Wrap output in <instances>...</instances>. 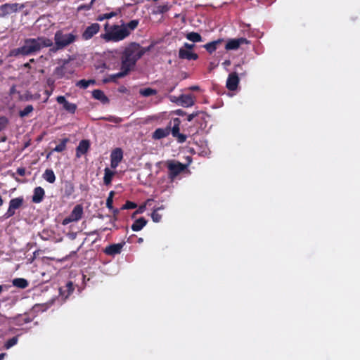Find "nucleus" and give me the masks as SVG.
Listing matches in <instances>:
<instances>
[{"label":"nucleus","mask_w":360,"mask_h":360,"mask_svg":"<svg viewBox=\"0 0 360 360\" xmlns=\"http://www.w3.org/2000/svg\"><path fill=\"white\" fill-rule=\"evenodd\" d=\"M52 46V40L44 36L37 38H27L24 40L22 46L11 50L9 56L12 57L32 56L38 53L43 49Z\"/></svg>","instance_id":"obj_1"},{"label":"nucleus","mask_w":360,"mask_h":360,"mask_svg":"<svg viewBox=\"0 0 360 360\" xmlns=\"http://www.w3.org/2000/svg\"><path fill=\"white\" fill-rule=\"evenodd\" d=\"M146 49L139 44L131 43L123 51L121 56V69L127 70L130 72L136 63L146 53Z\"/></svg>","instance_id":"obj_2"},{"label":"nucleus","mask_w":360,"mask_h":360,"mask_svg":"<svg viewBox=\"0 0 360 360\" xmlns=\"http://www.w3.org/2000/svg\"><path fill=\"white\" fill-rule=\"evenodd\" d=\"M181 123V122L178 117L170 120L166 127L156 129L153 133L152 138L155 140H160L172 134L178 143H184L186 141L187 136L179 132Z\"/></svg>","instance_id":"obj_3"},{"label":"nucleus","mask_w":360,"mask_h":360,"mask_svg":"<svg viewBox=\"0 0 360 360\" xmlns=\"http://www.w3.org/2000/svg\"><path fill=\"white\" fill-rule=\"evenodd\" d=\"M77 36L74 33H65L60 30L56 31L54 34L55 46L50 50L51 51H57L61 50L74 43L77 40Z\"/></svg>","instance_id":"obj_4"},{"label":"nucleus","mask_w":360,"mask_h":360,"mask_svg":"<svg viewBox=\"0 0 360 360\" xmlns=\"http://www.w3.org/2000/svg\"><path fill=\"white\" fill-rule=\"evenodd\" d=\"M130 34V31L127 27L115 25L111 30L101 35L106 41H120L124 39Z\"/></svg>","instance_id":"obj_5"},{"label":"nucleus","mask_w":360,"mask_h":360,"mask_svg":"<svg viewBox=\"0 0 360 360\" xmlns=\"http://www.w3.org/2000/svg\"><path fill=\"white\" fill-rule=\"evenodd\" d=\"M169 169V178L173 181L179 174L185 170L186 165L175 160L168 161L167 163Z\"/></svg>","instance_id":"obj_6"},{"label":"nucleus","mask_w":360,"mask_h":360,"mask_svg":"<svg viewBox=\"0 0 360 360\" xmlns=\"http://www.w3.org/2000/svg\"><path fill=\"white\" fill-rule=\"evenodd\" d=\"M25 8L23 4L18 3H6L0 6L4 17H6L13 13H17L19 11L22 10Z\"/></svg>","instance_id":"obj_7"},{"label":"nucleus","mask_w":360,"mask_h":360,"mask_svg":"<svg viewBox=\"0 0 360 360\" xmlns=\"http://www.w3.org/2000/svg\"><path fill=\"white\" fill-rule=\"evenodd\" d=\"M125 245L124 242L120 243H114L111 244L103 249V252L108 256L114 257L116 255L120 254L124 245Z\"/></svg>","instance_id":"obj_8"},{"label":"nucleus","mask_w":360,"mask_h":360,"mask_svg":"<svg viewBox=\"0 0 360 360\" xmlns=\"http://www.w3.org/2000/svg\"><path fill=\"white\" fill-rule=\"evenodd\" d=\"M123 158V152L120 148L114 149L110 154V167L116 169Z\"/></svg>","instance_id":"obj_9"},{"label":"nucleus","mask_w":360,"mask_h":360,"mask_svg":"<svg viewBox=\"0 0 360 360\" xmlns=\"http://www.w3.org/2000/svg\"><path fill=\"white\" fill-rule=\"evenodd\" d=\"M249 43L250 41L244 37L231 39L226 42L225 49L226 50H236L240 47V45L248 44Z\"/></svg>","instance_id":"obj_10"},{"label":"nucleus","mask_w":360,"mask_h":360,"mask_svg":"<svg viewBox=\"0 0 360 360\" xmlns=\"http://www.w3.org/2000/svg\"><path fill=\"white\" fill-rule=\"evenodd\" d=\"M100 25L97 22L92 23L88 26L84 32L82 33V38L84 40H89L91 39L95 34H96L100 30Z\"/></svg>","instance_id":"obj_11"},{"label":"nucleus","mask_w":360,"mask_h":360,"mask_svg":"<svg viewBox=\"0 0 360 360\" xmlns=\"http://www.w3.org/2000/svg\"><path fill=\"white\" fill-rule=\"evenodd\" d=\"M56 101L59 104H62L63 106V109L71 114H74L77 110V105L75 103L68 102L66 100V98H65V96H57Z\"/></svg>","instance_id":"obj_12"},{"label":"nucleus","mask_w":360,"mask_h":360,"mask_svg":"<svg viewBox=\"0 0 360 360\" xmlns=\"http://www.w3.org/2000/svg\"><path fill=\"white\" fill-rule=\"evenodd\" d=\"M239 81L238 74L236 72H231L229 75L226 86L230 91H235L238 88Z\"/></svg>","instance_id":"obj_13"},{"label":"nucleus","mask_w":360,"mask_h":360,"mask_svg":"<svg viewBox=\"0 0 360 360\" xmlns=\"http://www.w3.org/2000/svg\"><path fill=\"white\" fill-rule=\"evenodd\" d=\"M90 148V142L89 140H82L78 146L76 148V156L80 158L82 155L86 154Z\"/></svg>","instance_id":"obj_14"},{"label":"nucleus","mask_w":360,"mask_h":360,"mask_svg":"<svg viewBox=\"0 0 360 360\" xmlns=\"http://www.w3.org/2000/svg\"><path fill=\"white\" fill-rule=\"evenodd\" d=\"M75 288L72 281H68L66 285L59 288L60 295L63 300H66L74 291Z\"/></svg>","instance_id":"obj_15"},{"label":"nucleus","mask_w":360,"mask_h":360,"mask_svg":"<svg viewBox=\"0 0 360 360\" xmlns=\"http://www.w3.org/2000/svg\"><path fill=\"white\" fill-rule=\"evenodd\" d=\"M179 58L182 60H195L198 58V55L184 48H180L179 50Z\"/></svg>","instance_id":"obj_16"},{"label":"nucleus","mask_w":360,"mask_h":360,"mask_svg":"<svg viewBox=\"0 0 360 360\" xmlns=\"http://www.w3.org/2000/svg\"><path fill=\"white\" fill-rule=\"evenodd\" d=\"M129 72H128V70L126 69H121V71L116 73L112 74L108 76V77L103 79V82L104 84H107L109 82H116L117 79L122 78L127 75Z\"/></svg>","instance_id":"obj_17"},{"label":"nucleus","mask_w":360,"mask_h":360,"mask_svg":"<svg viewBox=\"0 0 360 360\" xmlns=\"http://www.w3.org/2000/svg\"><path fill=\"white\" fill-rule=\"evenodd\" d=\"M180 104L186 108L191 107L194 105V97L191 94H182L179 97Z\"/></svg>","instance_id":"obj_18"},{"label":"nucleus","mask_w":360,"mask_h":360,"mask_svg":"<svg viewBox=\"0 0 360 360\" xmlns=\"http://www.w3.org/2000/svg\"><path fill=\"white\" fill-rule=\"evenodd\" d=\"M45 195V191L41 186L36 187L34 189L32 201L34 203H40L44 200Z\"/></svg>","instance_id":"obj_19"},{"label":"nucleus","mask_w":360,"mask_h":360,"mask_svg":"<svg viewBox=\"0 0 360 360\" xmlns=\"http://www.w3.org/2000/svg\"><path fill=\"white\" fill-rule=\"evenodd\" d=\"M83 213V206L81 204H79L75 206L72 211L70 214V216L72 218V220H74V221H77L82 219Z\"/></svg>","instance_id":"obj_20"},{"label":"nucleus","mask_w":360,"mask_h":360,"mask_svg":"<svg viewBox=\"0 0 360 360\" xmlns=\"http://www.w3.org/2000/svg\"><path fill=\"white\" fill-rule=\"evenodd\" d=\"M14 320L17 325L22 326L23 324L32 321L33 318L30 317L27 314H24L18 315L14 318Z\"/></svg>","instance_id":"obj_21"},{"label":"nucleus","mask_w":360,"mask_h":360,"mask_svg":"<svg viewBox=\"0 0 360 360\" xmlns=\"http://www.w3.org/2000/svg\"><path fill=\"white\" fill-rule=\"evenodd\" d=\"M223 41H224V39H219L217 40L207 43L206 44L203 45V47L206 49V51L209 53H212L213 52H214L217 50V46L220 44H221Z\"/></svg>","instance_id":"obj_22"},{"label":"nucleus","mask_w":360,"mask_h":360,"mask_svg":"<svg viewBox=\"0 0 360 360\" xmlns=\"http://www.w3.org/2000/svg\"><path fill=\"white\" fill-rule=\"evenodd\" d=\"M147 222L148 221L144 217H140L135 220L131 228L134 231H139L147 224Z\"/></svg>","instance_id":"obj_23"},{"label":"nucleus","mask_w":360,"mask_h":360,"mask_svg":"<svg viewBox=\"0 0 360 360\" xmlns=\"http://www.w3.org/2000/svg\"><path fill=\"white\" fill-rule=\"evenodd\" d=\"M68 142H69V139L68 138H65V139H63L60 143L58 144L48 155H47V158H49V156L51 155V153L53 152H58V153H60V152H63L64 151L65 149H66V145L68 143Z\"/></svg>","instance_id":"obj_24"},{"label":"nucleus","mask_w":360,"mask_h":360,"mask_svg":"<svg viewBox=\"0 0 360 360\" xmlns=\"http://www.w3.org/2000/svg\"><path fill=\"white\" fill-rule=\"evenodd\" d=\"M92 96L100 101H101L103 103H108L109 99L105 95L103 91L100 89H95L92 91Z\"/></svg>","instance_id":"obj_25"},{"label":"nucleus","mask_w":360,"mask_h":360,"mask_svg":"<svg viewBox=\"0 0 360 360\" xmlns=\"http://www.w3.org/2000/svg\"><path fill=\"white\" fill-rule=\"evenodd\" d=\"M42 177L50 184H53L56 181V175L51 169H46L44 172Z\"/></svg>","instance_id":"obj_26"},{"label":"nucleus","mask_w":360,"mask_h":360,"mask_svg":"<svg viewBox=\"0 0 360 360\" xmlns=\"http://www.w3.org/2000/svg\"><path fill=\"white\" fill-rule=\"evenodd\" d=\"M206 117H210V116L205 112H204V111H195V112H193V113L188 115L187 116L186 120H187V121L191 122L194 118L198 117V118H200L201 120H205Z\"/></svg>","instance_id":"obj_27"},{"label":"nucleus","mask_w":360,"mask_h":360,"mask_svg":"<svg viewBox=\"0 0 360 360\" xmlns=\"http://www.w3.org/2000/svg\"><path fill=\"white\" fill-rule=\"evenodd\" d=\"M115 175V172L110 170L108 167L105 168L104 169V176H103V183L105 185H110L112 182V179L113 176Z\"/></svg>","instance_id":"obj_28"},{"label":"nucleus","mask_w":360,"mask_h":360,"mask_svg":"<svg viewBox=\"0 0 360 360\" xmlns=\"http://www.w3.org/2000/svg\"><path fill=\"white\" fill-rule=\"evenodd\" d=\"M186 38L193 43L202 41V36L199 33L195 32L187 33L186 34Z\"/></svg>","instance_id":"obj_29"},{"label":"nucleus","mask_w":360,"mask_h":360,"mask_svg":"<svg viewBox=\"0 0 360 360\" xmlns=\"http://www.w3.org/2000/svg\"><path fill=\"white\" fill-rule=\"evenodd\" d=\"M13 285L17 288L25 289L29 285V283L25 278H17L13 280Z\"/></svg>","instance_id":"obj_30"},{"label":"nucleus","mask_w":360,"mask_h":360,"mask_svg":"<svg viewBox=\"0 0 360 360\" xmlns=\"http://www.w3.org/2000/svg\"><path fill=\"white\" fill-rule=\"evenodd\" d=\"M96 80L95 79H81L77 82L76 86L79 87L83 89H87L91 84H95Z\"/></svg>","instance_id":"obj_31"},{"label":"nucleus","mask_w":360,"mask_h":360,"mask_svg":"<svg viewBox=\"0 0 360 360\" xmlns=\"http://www.w3.org/2000/svg\"><path fill=\"white\" fill-rule=\"evenodd\" d=\"M23 198L22 197H18L15 198H13L10 200L9 205L13 209L17 210L20 208L23 204Z\"/></svg>","instance_id":"obj_32"},{"label":"nucleus","mask_w":360,"mask_h":360,"mask_svg":"<svg viewBox=\"0 0 360 360\" xmlns=\"http://www.w3.org/2000/svg\"><path fill=\"white\" fill-rule=\"evenodd\" d=\"M164 207L162 205L160 207H158L154 208L152 214H151V218L154 222H160L162 219V215L158 213V211L160 210H163Z\"/></svg>","instance_id":"obj_33"},{"label":"nucleus","mask_w":360,"mask_h":360,"mask_svg":"<svg viewBox=\"0 0 360 360\" xmlns=\"http://www.w3.org/2000/svg\"><path fill=\"white\" fill-rule=\"evenodd\" d=\"M139 94L144 96V97H148L150 96H155L158 94L157 90L151 88H145L140 89Z\"/></svg>","instance_id":"obj_34"},{"label":"nucleus","mask_w":360,"mask_h":360,"mask_svg":"<svg viewBox=\"0 0 360 360\" xmlns=\"http://www.w3.org/2000/svg\"><path fill=\"white\" fill-rule=\"evenodd\" d=\"M18 337L14 336L5 342L4 347L6 349H8L11 348L12 347H13L14 345H15L18 343Z\"/></svg>","instance_id":"obj_35"},{"label":"nucleus","mask_w":360,"mask_h":360,"mask_svg":"<svg viewBox=\"0 0 360 360\" xmlns=\"http://www.w3.org/2000/svg\"><path fill=\"white\" fill-rule=\"evenodd\" d=\"M117 14H118V12L112 11L110 13L99 15L97 17L96 20H98V21H103L104 20L110 19V18H113L115 16H117Z\"/></svg>","instance_id":"obj_36"},{"label":"nucleus","mask_w":360,"mask_h":360,"mask_svg":"<svg viewBox=\"0 0 360 360\" xmlns=\"http://www.w3.org/2000/svg\"><path fill=\"white\" fill-rule=\"evenodd\" d=\"M34 108L32 105H27L25 107V108L19 112V116L20 117H24L27 116L30 112L33 111Z\"/></svg>","instance_id":"obj_37"},{"label":"nucleus","mask_w":360,"mask_h":360,"mask_svg":"<svg viewBox=\"0 0 360 360\" xmlns=\"http://www.w3.org/2000/svg\"><path fill=\"white\" fill-rule=\"evenodd\" d=\"M115 195V192L113 191H110L109 193V195L106 200V207L109 209V210H112L113 209V196Z\"/></svg>","instance_id":"obj_38"},{"label":"nucleus","mask_w":360,"mask_h":360,"mask_svg":"<svg viewBox=\"0 0 360 360\" xmlns=\"http://www.w3.org/2000/svg\"><path fill=\"white\" fill-rule=\"evenodd\" d=\"M138 20H132L129 21L126 25H123V27H127V30H134L139 25Z\"/></svg>","instance_id":"obj_39"},{"label":"nucleus","mask_w":360,"mask_h":360,"mask_svg":"<svg viewBox=\"0 0 360 360\" xmlns=\"http://www.w3.org/2000/svg\"><path fill=\"white\" fill-rule=\"evenodd\" d=\"M8 124V119L5 116H0V131L5 129Z\"/></svg>","instance_id":"obj_40"},{"label":"nucleus","mask_w":360,"mask_h":360,"mask_svg":"<svg viewBox=\"0 0 360 360\" xmlns=\"http://www.w3.org/2000/svg\"><path fill=\"white\" fill-rule=\"evenodd\" d=\"M137 207V205L131 201L127 200L124 205H122L121 207V210H129V209H134Z\"/></svg>","instance_id":"obj_41"},{"label":"nucleus","mask_w":360,"mask_h":360,"mask_svg":"<svg viewBox=\"0 0 360 360\" xmlns=\"http://www.w3.org/2000/svg\"><path fill=\"white\" fill-rule=\"evenodd\" d=\"M39 236L44 240H47L51 237L50 232L46 229H44L41 233H39Z\"/></svg>","instance_id":"obj_42"},{"label":"nucleus","mask_w":360,"mask_h":360,"mask_svg":"<svg viewBox=\"0 0 360 360\" xmlns=\"http://www.w3.org/2000/svg\"><path fill=\"white\" fill-rule=\"evenodd\" d=\"M55 72L58 78H63L65 76V73L63 72V68H56Z\"/></svg>","instance_id":"obj_43"},{"label":"nucleus","mask_w":360,"mask_h":360,"mask_svg":"<svg viewBox=\"0 0 360 360\" xmlns=\"http://www.w3.org/2000/svg\"><path fill=\"white\" fill-rule=\"evenodd\" d=\"M207 117H205V120H201L200 118H198V117H195L196 118V122H198L199 124H200V128L201 129H205L206 127H207V120H206V118Z\"/></svg>","instance_id":"obj_44"},{"label":"nucleus","mask_w":360,"mask_h":360,"mask_svg":"<svg viewBox=\"0 0 360 360\" xmlns=\"http://www.w3.org/2000/svg\"><path fill=\"white\" fill-rule=\"evenodd\" d=\"M15 210H13L10 205L8 207V209L7 212L5 214L6 218H9L15 214Z\"/></svg>","instance_id":"obj_45"},{"label":"nucleus","mask_w":360,"mask_h":360,"mask_svg":"<svg viewBox=\"0 0 360 360\" xmlns=\"http://www.w3.org/2000/svg\"><path fill=\"white\" fill-rule=\"evenodd\" d=\"M195 44H188L186 42L184 44V46L181 48H184L186 50L191 51V50H193L195 48Z\"/></svg>","instance_id":"obj_46"},{"label":"nucleus","mask_w":360,"mask_h":360,"mask_svg":"<svg viewBox=\"0 0 360 360\" xmlns=\"http://www.w3.org/2000/svg\"><path fill=\"white\" fill-rule=\"evenodd\" d=\"M46 83L47 85L51 87L52 91H53L55 88V80L51 78H49L46 81Z\"/></svg>","instance_id":"obj_47"},{"label":"nucleus","mask_w":360,"mask_h":360,"mask_svg":"<svg viewBox=\"0 0 360 360\" xmlns=\"http://www.w3.org/2000/svg\"><path fill=\"white\" fill-rule=\"evenodd\" d=\"M168 7L167 6H159L158 7V13H165L168 11Z\"/></svg>","instance_id":"obj_48"},{"label":"nucleus","mask_w":360,"mask_h":360,"mask_svg":"<svg viewBox=\"0 0 360 360\" xmlns=\"http://www.w3.org/2000/svg\"><path fill=\"white\" fill-rule=\"evenodd\" d=\"M17 174L21 176H24L25 175V168L24 167H18L16 171Z\"/></svg>","instance_id":"obj_49"},{"label":"nucleus","mask_w":360,"mask_h":360,"mask_svg":"<svg viewBox=\"0 0 360 360\" xmlns=\"http://www.w3.org/2000/svg\"><path fill=\"white\" fill-rule=\"evenodd\" d=\"M71 222H75L74 220H72V218L70 217V216L69 215L68 217H65L63 220V225H67Z\"/></svg>","instance_id":"obj_50"},{"label":"nucleus","mask_w":360,"mask_h":360,"mask_svg":"<svg viewBox=\"0 0 360 360\" xmlns=\"http://www.w3.org/2000/svg\"><path fill=\"white\" fill-rule=\"evenodd\" d=\"M175 113L178 115H180V116H184L185 115H186V112H184L183 110L181 109H178L175 111Z\"/></svg>","instance_id":"obj_51"},{"label":"nucleus","mask_w":360,"mask_h":360,"mask_svg":"<svg viewBox=\"0 0 360 360\" xmlns=\"http://www.w3.org/2000/svg\"><path fill=\"white\" fill-rule=\"evenodd\" d=\"M145 209V206H141L134 214H133V217L138 214V213H142L143 212Z\"/></svg>","instance_id":"obj_52"},{"label":"nucleus","mask_w":360,"mask_h":360,"mask_svg":"<svg viewBox=\"0 0 360 360\" xmlns=\"http://www.w3.org/2000/svg\"><path fill=\"white\" fill-rule=\"evenodd\" d=\"M111 210H112V213H113V215H114V217H115V220L117 219V215L120 213V210L117 209V208H114L112 209Z\"/></svg>","instance_id":"obj_53"},{"label":"nucleus","mask_w":360,"mask_h":360,"mask_svg":"<svg viewBox=\"0 0 360 360\" xmlns=\"http://www.w3.org/2000/svg\"><path fill=\"white\" fill-rule=\"evenodd\" d=\"M53 91L51 89L50 90H45L44 94L47 96V98H49L53 93ZM48 98H46L44 102H46Z\"/></svg>","instance_id":"obj_54"},{"label":"nucleus","mask_w":360,"mask_h":360,"mask_svg":"<svg viewBox=\"0 0 360 360\" xmlns=\"http://www.w3.org/2000/svg\"><path fill=\"white\" fill-rule=\"evenodd\" d=\"M223 65L224 66H229L231 65V61L229 60H226L224 63H223Z\"/></svg>","instance_id":"obj_55"},{"label":"nucleus","mask_w":360,"mask_h":360,"mask_svg":"<svg viewBox=\"0 0 360 360\" xmlns=\"http://www.w3.org/2000/svg\"><path fill=\"white\" fill-rule=\"evenodd\" d=\"M6 355V353H1L0 354V360H3Z\"/></svg>","instance_id":"obj_56"},{"label":"nucleus","mask_w":360,"mask_h":360,"mask_svg":"<svg viewBox=\"0 0 360 360\" xmlns=\"http://www.w3.org/2000/svg\"><path fill=\"white\" fill-rule=\"evenodd\" d=\"M191 89L193 91H196L199 89V87L198 86H193L191 87Z\"/></svg>","instance_id":"obj_57"},{"label":"nucleus","mask_w":360,"mask_h":360,"mask_svg":"<svg viewBox=\"0 0 360 360\" xmlns=\"http://www.w3.org/2000/svg\"><path fill=\"white\" fill-rule=\"evenodd\" d=\"M24 67L27 68H30V65L29 63H26L24 64Z\"/></svg>","instance_id":"obj_58"},{"label":"nucleus","mask_w":360,"mask_h":360,"mask_svg":"<svg viewBox=\"0 0 360 360\" xmlns=\"http://www.w3.org/2000/svg\"><path fill=\"white\" fill-rule=\"evenodd\" d=\"M3 203H4V200L1 198V196L0 195V206H1L3 205Z\"/></svg>","instance_id":"obj_59"},{"label":"nucleus","mask_w":360,"mask_h":360,"mask_svg":"<svg viewBox=\"0 0 360 360\" xmlns=\"http://www.w3.org/2000/svg\"><path fill=\"white\" fill-rule=\"evenodd\" d=\"M143 238H139L138 239V243H141L143 242Z\"/></svg>","instance_id":"obj_60"},{"label":"nucleus","mask_w":360,"mask_h":360,"mask_svg":"<svg viewBox=\"0 0 360 360\" xmlns=\"http://www.w3.org/2000/svg\"><path fill=\"white\" fill-rule=\"evenodd\" d=\"M4 18V15H3V13L1 11V10L0 9V18Z\"/></svg>","instance_id":"obj_61"},{"label":"nucleus","mask_w":360,"mask_h":360,"mask_svg":"<svg viewBox=\"0 0 360 360\" xmlns=\"http://www.w3.org/2000/svg\"><path fill=\"white\" fill-rule=\"evenodd\" d=\"M97 233V231H92L89 233V235L96 234Z\"/></svg>","instance_id":"obj_62"},{"label":"nucleus","mask_w":360,"mask_h":360,"mask_svg":"<svg viewBox=\"0 0 360 360\" xmlns=\"http://www.w3.org/2000/svg\"><path fill=\"white\" fill-rule=\"evenodd\" d=\"M105 120H108V121H112V119L110 117V118H105Z\"/></svg>","instance_id":"obj_63"},{"label":"nucleus","mask_w":360,"mask_h":360,"mask_svg":"<svg viewBox=\"0 0 360 360\" xmlns=\"http://www.w3.org/2000/svg\"><path fill=\"white\" fill-rule=\"evenodd\" d=\"M30 63H34V58L30 59Z\"/></svg>","instance_id":"obj_64"}]
</instances>
